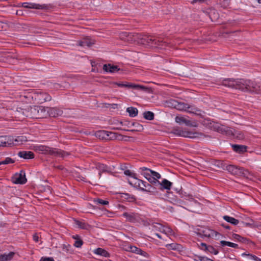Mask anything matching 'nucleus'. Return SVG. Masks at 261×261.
<instances>
[{"mask_svg":"<svg viewBox=\"0 0 261 261\" xmlns=\"http://www.w3.org/2000/svg\"><path fill=\"white\" fill-rule=\"evenodd\" d=\"M15 253L13 252H10L8 253H4L3 254H0V261H8L11 260Z\"/></svg>","mask_w":261,"mask_h":261,"instance_id":"28","label":"nucleus"},{"mask_svg":"<svg viewBox=\"0 0 261 261\" xmlns=\"http://www.w3.org/2000/svg\"><path fill=\"white\" fill-rule=\"evenodd\" d=\"M207 247H208V246H207L206 244H205L204 243H201L200 244V249H202L204 250H206L207 249Z\"/></svg>","mask_w":261,"mask_h":261,"instance_id":"54","label":"nucleus"},{"mask_svg":"<svg viewBox=\"0 0 261 261\" xmlns=\"http://www.w3.org/2000/svg\"><path fill=\"white\" fill-rule=\"evenodd\" d=\"M175 121L180 125L185 124L186 126L191 127H196L197 126L196 122L191 121L182 116H176L175 118Z\"/></svg>","mask_w":261,"mask_h":261,"instance_id":"12","label":"nucleus"},{"mask_svg":"<svg viewBox=\"0 0 261 261\" xmlns=\"http://www.w3.org/2000/svg\"><path fill=\"white\" fill-rule=\"evenodd\" d=\"M15 141L16 142H20V143H22L23 142H25V141H27V139H26V137H24V136H18L16 139L15 140Z\"/></svg>","mask_w":261,"mask_h":261,"instance_id":"46","label":"nucleus"},{"mask_svg":"<svg viewBox=\"0 0 261 261\" xmlns=\"http://www.w3.org/2000/svg\"><path fill=\"white\" fill-rule=\"evenodd\" d=\"M174 134L181 137H188L190 138H211L212 137L209 135H204L201 133L192 132L190 131H186L180 129L179 128H173L172 132Z\"/></svg>","mask_w":261,"mask_h":261,"instance_id":"5","label":"nucleus"},{"mask_svg":"<svg viewBox=\"0 0 261 261\" xmlns=\"http://www.w3.org/2000/svg\"><path fill=\"white\" fill-rule=\"evenodd\" d=\"M172 105L178 110L185 111L192 113L191 111L188 110V109L190 108V106L187 103L173 100L172 101Z\"/></svg>","mask_w":261,"mask_h":261,"instance_id":"14","label":"nucleus"},{"mask_svg":"<svg viewBox=\"0 0 261 261\" xmlns=\"http://www.w3.org/2000/svg\"><path fill=\"white\" fill-rule=\"evenodd\" d=\"M160 232L165 233V226H163L162 224L161 225V229L160 230Z\"/></svg>","mask_w":261,"mask_h":261,"instance_id":"61","label":"nucleus"},{"mask_svg":"<svg viewBox=\"0 0 261 261\" xmlns=\"http://www.w3.org/2000/svg\"><path fill=\"white\" fill-rule=\"evenodd\" d=\"M220 244L222 246H228L229 247L234 248H239V246L238 244L230 242H227L226 241H221L220 242Z\"/></svg>","mask_w":261,"mask_h":261,"instance_id":"35","label":"nucleus"},{"mask_svg":"<svg viewBox=\"0 0 261 261\" xmlns=\"http://www.w3.org/2000/svg\"><path fill=\"white\" fill-rule=\"evenodd\" d=\"M94 202L96 204H99L101 205H107L109 204V201L107 200H102L99 198H97L94 200Z\"/></svg>","mask_w":261,"mask_h":261,"instance_id":"42","label":"nucleus"},{"mask_svg":"<svg viewBox=\"0 0 261 261\" xmlns=\"http://www.w3.org/2000/svg\"><path fill=\"white\" fill-rule=\"evenodd\" d=\"M96 168L99 171L98 174H92L90 175V178L93 182H95L97 179H100L101 175V172H109L110 171V169L106 165L100 163H98L96 165Z\"/></svg>","mask_w":261,"mask_h":261,"instance_id":"8","label":"nucleus"},{"mask_svg":"<svg viewBox=\"0 0 261 261\" xmlns=\"http://www.w3.org/2000/svg\"><path fill=\"white\" fill-rule=\"evenodd\" d=\"M94 253L97 255H99L106 257H108L110 256V253L106 251V250L101 248H98L94 250Z\"/></svg>","mask_w":261,"mask_h":261,"instance_id":"30","label":"nucleus"},{"mask_svg":"<svg viewBox=\"0 0 261 261\" xmlns=\"http://www.w3.org/2000/svg\"><path fill=\"white\" fill-rule=\"evenodd\" d=\"M72 238L74 239V240H78L79 239H81L80 238V237L79 236V235H75V236H72Z\"/></svg>","mask_w":261,"mask_h":261,"instance_id":"60","label":"nucleus"},{"mask_svg":"<svg viewBox=\"0 0 261 261\" xmlns=\"http://www.w3.org/2000/svg\"><path fill=\"white\" fill-rule=\"evenodd\" d=\"M126 112L128 113L129 116L131 117H134L138 115V111L137 108L134 107H128L126 109Z\"/></svg>","mask_w":261,"mask_h":261,"instance_id":"32","label":"nucleus"},{"mask_svg":"<svg viewBox=\"0 0 261 261\" xmlns=\"http://www.w3.org/2000/svg\"><path fill=\"white\" fill-rule=\"evenodd\" d=\"M22 7L25 8L35 9H43L45 7L35 3H23L21 4Z\"/></svg>","mask_w":261,"mask_h":261,"instance_id":"19","label":"nucleus"},{"mask_svg":"<svg viewBox=\"0 0 261 261\" xmlns=\"http://www.w3.org/2000/svg\"><path fill=\"white\" fill-rule=\"evenodd\" d=\"M195 232L198 236L202 238H211L213 237L215 233L214 230L204 227L197 228Z\"/></svg>","mask_w":261,"mask_h":261,"instance_id":"10","label":"nucleus"},{"mask_svg":"<svg viewBox=\"0 0 261 261\" xmlns=\"http://www.w3.org/2000/svg\"><path fill=\"white\" fill-rule=\"evenodd\" d=\"M40 261H55L54 258L51 257H42Z\"/></svg>","mask_w":261,"mask_h":261,"instance_id":"48","label":"nucleus"},{"mask_svg":"<svg viewBox=\"0 0 261 261\" xmlns=\"http://www.w3.org/2000/svg\"><path fill=\"white\" fill-rule=\"evenodd\" d=\"M211 253H213L215 255H216L218 253V251L216 250L214 247L212 246H208L207 249L206 250Z\"/></svg>","mask_w":261,"mask_h":261,"instance_id":"43","label":"nucleus"},{"mask_svg":"<svg viewBox=\"0 0 261 261\" xmlns=\"http://www.w3.org/2000/svg\"><path fill=\"white\" fill-rule=\"evenodd\" d=\"M18 155L24 159H32L34 158V154L31 151H20L18 153Z\"/></svg>","mask_w":261,"mask_h":261,"instance_id":"20","label":"nucleus"},{"mask_svg":"<svg viewBox=\"0 0 261 261\" xmlns=\"http://www.w3.org/2000/svg\"><path fill=\"white\" fill-rule=\"evenodd\" d=\"M251 81L244 79H226L221 82V85L243 92H249Z\"/></svg>","mask_w":261,"mask_h":261,"instance_id":"2","label":"nucleus"},{"mask_svg":"<svg viewBox=\"0 0 261 261\" xmlns=\"http://www.w3.org/2000/svg\"><path fill=\"white\" fill-rule=\"evenodd\" d=\"M214 129L219 133L224 134L228 136H236L239 139H243V135L241 133H239L237 131L230 129L229 127L223 125L216 124Z\"/></svg>","mask_w":261,"mask_h":261,"instance_id":"6","label":"nucleus"},{"mask_svg":"<svg viewBox=\"0 0 261 261\" xmlns=\"http://www.w3.org/2000/svg\"><path fill=\"white\" fill-rule=\"evenodd\" d=\"M233 150L239 153H243L247 150V146L242 145H232Z\"/></svg>","mask_w":261,"mask_h":261,"instance_id":"29","label":"nucleus"},{"mask_svg":"<svg viewBox=\"0 0 261 261\" xmlns=\"http://www.w3.org/2000/svg\"><path fill=\"white\" fill-rule=\"evenodd\" d=\"M15 184H24L27 182V178L25 177V172L21 171L19 174H17L15 177V180L13 181Z\"/></svg>","mask_w":261,"mask_h":261,"instance_id":"18","label":"nucleus"},{"mask_svg":"<svg viewBox=\"0 0 261 261\" xmlns=\"http://www.w3.org/2000/svg\"><path fill=\"white\" fill-rule=\"evenodd\" d=\"M130 251L132 252L136 253L137 254L141 253L142 252V250L139 248H137L136 246H130L129 247Z\"/></svg>","mask_w":261,"mask_h":261,"instance_id":"38","label":"nucleus"},{"mask_svg":"<svg viewBox=\"0 0 261 261\" xmlns=\"http://www.w3.org/2000/svg\"><path fill=\"white\" fill-rule=\"evenodd\" d=\"M108 139L107 140H115L118 138L120 135H118V134L112 132L108 131Z\"/></svg>","mask_w":261,"mask_h":261,"instance_id":"37","label":"nucleus"},{"mask_svg":"<svg viewBox=\"0 0 261 261\" xmlns=\"http://www.w3.org/2000/svg\"><path fill=\"white\" fill-rule=\"evenodd\" d=\"M173 233L172 229L168 226H165V234L167 235H171Z\"/></svg>","mask_w":261,"mask_h":261,"instance_id":"47","label":"nucleus"},{"mask_svg":"<svg viewBox=\"0 0 261 261\" xmlns=\"http://www.w3.org/2000/svg\"><path fill=\"white\" fill-rule=\"evenodd\" d=\"M24 110H25V109H22V108L17 109V110L16 111V112H17L16 115L18 117H24V116H23L22 115V111H21Z\"/></svg>","mask_w":261,"mask_h":261,"instance_id":"51","label":"nucleus"},{"mask_svg":"<svg viewBox=\"0 0 261 261\" xmlns=\"http://www.w3.org/2000/svg\"><path fill=\"white\" fill-rule=\"evenodd\" d=\"M56 168L60 170H62L63 169V167L62 166H58Z\"/></svg>","mask_w":261,"mask_h":261,"instance_id":"64","label":"nucleus"},{"mask_svg":"<svg viewBox=\"0 0 261 261\" xmlns=\"http://www.w3.org/2000/svg\"><path fill=\"white\" fill-rule=\"evenodd\" d=\"M242 227H244V226H245V227H247V226H250L251 225V224L249 223H245L244 222H242Z\"/></svg>","mask_w":261,"mask_h":261,"instance_id":"58","label":"nucleus"},{"mask_svg":"<svg viewBox=\"0 0 261 261\" xmlns=\"http://www.w3.org/2000/svg\"><path fill=\"white\" fill-rule=\"evenodd\" d=\"M21 111L23 116L32 119L47 117V113L45 111V107L43 106H30Z\"/></svg>","mask_w":261,"mask_h":261,"instance_id":"3","label":"nucleus"},{"mask_svg":"<svg viewBox=\"0 0 261 261\" xmlns=\"http://www.w3.org/2000/svg\"><path fill=\"white\" fill-rule=\"evenodd\" d=\"M162 224L159 223H153L151 224L152 230L154 231H160Z\"/></svg>","mask_w":261,"mask_h":261,"instance_id":"41","label":"nucleus"},{"mask_svg":"<svg viewBox=\"0 0 261 261\" xmlns=\"http://www.w3.org/2000/svg\"><path fill=\"white\" fill-rule=\"evenodd\" d=\"M139 254L142 255V256L147 257L148 256V254L146 252L142 250V252L141 253H139Z\"/></svg>","mask_w":261,"mask_h":261,"instance_id":"57","label":"nucleus"},{"mask_svg":"<svg viewBox=\"0 0 261 261\" xmlns=\"http://www.w3.org/2000/svg\"><path fill=\"white\" fill-rule=\"evenodd\" d=\"M35 99L39 103H43L46 101H50L51 99V96L47 93L39 92L35 94Z\"/></svg>","mask_w":261,"mask_h":261,"instance_id":"9","label":"nucleus"},{"mask_svg":"<svg viewBox=\"0 0 261 261\" xmlns=\"http://www.w3.org/2000/svg\"><path fill=\"white\" fill-rule=\"evenodd\" d=\"M83 244V242L82 239H79L74 242V246L77 248H80Z\"/></svg>","mask_w":261,"mask_h":261,"instance_id":"45","label":"nucleus"},{"mask_svg":"<svg viewBox=\"0 0 261 261\" xmlns=\"http://www.w3.org/2000/svg\"><path fill=\"white\" fill-rule=\"evenodd\" d=\"M249 256L250 257V258L254 260L255 261H261V259L258 258L257 256L252 255V254H248Z\"/></svg>","mask_w":261,"mask_h":261,"instance_id":"53","label":"nucleus"},{"mask_svg":"<svg viewBox=\"0 0 261 261\" xmlns=\"http://www.w3.org/2000/svg\"><path fill=\"white\" fill-rule=\"evenodd\" d=\"M122 216L126 218L127 221L132 223L138 222L140 219L139 215L134 212H124Z\"/></svg>","mask_w":261,"mask_h":261,"instance_id":"11","label":"nucleus"},{"mask_svg":"<svg viewBox=\"0 0 261 261\" xmlns=\"http://www.w3.org/2000/svg\"><path fill=\"white\" fill-rule=\"evenodd\" d=\"M221 226H223L224 228L227 229H229L230 228V227L228 225L224 224V223H222L221 224Z\"/></svg>","mask_w":261,"mask_h":261,"instance_id":"59","label":"nucleus"},{"mask_svg":"<svg viewBox=\"0 0 261 261\" xmlns=\"http://www.w3.org/2000/svg\"><path fill=\"white\" fill-rule=\"evenodd\" d=\"M74 224L77 226L78 228L88 230L90 228V225L84 221H81L76 219L74 220Z\"/></svg>","mask_w":261,"mask_h":261,"instance_id":"23","label":"nucleus"},{"mask_svg":"<svg viewBox=\"0 0 261 261\" xmlns=\"http://www.w3.org/2000/svg\"><path fill=\"white\" fill-rule=\"evenodd\" d=\"M127 35H128V32H123L120 34L119 37L121 40L126 41Z\"/></svg>","mask_w":261,"mask_h":261,"instance_id":"44","label":"nucleus"},{"mask_svg":"<svg viewBox=\"0 0 261 261\" xmlns=\"http://www.w3.org/2000/svg\"><path fill=\"white\" fill-rule=\"evenodd\" d=\"M198 258L200 261H204L205 259V258L204 257L202 256H199Z\"/></svg>","mask_w":261,"mask_h":261,"instance_id":"62","label":"nucleus"},{"mask_svg":"<svg viewBox=\"0 0 261 261\" xmlns=\"http://www.w3.org/2000/svg\"><path fill=\"white\" fill-rule=\"evenodd\" d=\"M16 14L19 16H22L23 15V11L21 10H17L16 12Z\"/></svg>","mask_w":261,"mask_h":261,"instance_id":"56","label":"nucleus"},{"mask_svg":"<svg viewBox=\"0 0 261 261\" xmlns=\"http://www.w3.org/2000/svg\"><path fill=\"white\" fill-rule=\"evenodd\" d=\"M37 149L42 153L48 154L55 156L64 158L69 155L68 152H65L61 149L53 148L43 145L38 146Z\"/></svg>","mask_w":261,"mask_h":261,"instance_id":"4","label":"nucleus"},{"mask_svg":"<svg viewBox=\"0 0 261 261\" xmlns=\"http://www.w3.org/2000/svg\"><path fill=\"white\" fill-rule=\"evenodd\" d=\"M240 242L245 244H248L250 242H251V241L247 239V238L242 237Z\"/></svg>","mask_w":261,"mask_h":261,"instance_id":"52","label":"nucleus"},{"mask_svg":"<svg viewBox=\"0 0 261 261\" xmlns=\"http://www.w3.org/2000/svg\"><path fill=\"white\" fill-rule=\"evenodd\" d=\"M144 118L148 120H152L154 119V113L150 111H146L143 113Z\"/></svg>","mask_w":261,"mask_h":261,"instance_id":"36","label":"nucleus"},{"mask_svg":"<svg viewBox=\"0 0 261 261\" xmlns=\"http://www.w3.org/2000/svg\"><path fill=\"white\" fill-rule=\"evenodd\" d=\"M45 111L47 112V117L50 116L53 117L61 116L63 114V111L57 108L46 107Z\"/></svg>","mask_w":261,"mask_h":261,"instance_id":"13","label":"nucleus"},{"mask_svg":"<svg viewBox=\"0 0 261 261\" xmlns=\"http://www.w3.org/2000/svg\"><path fill=\"white\" fill-rule=\"evenodd\" d=\"M103 70L106 72L114 73L118 71L119 69H118L117 66H112L111 64H105L103 66Z\"/></svg>","mask_w":261,"mask_h":261,"instance_id":"24","label":"nucleus"},{"mask_svg":"<svg viewBox=\"0 0 261 261\" xmlns=\"http://www.w3.org/2000/svg\"><path fill=\"white\" fill-rule=\"evenodd\" d=\"M226 170L232 174L242 176L246 178H249L250 175L248 170L234 165H229L227 166Z\"/></svg>","mask_w":261,"mask_h":261,"instance_id":"7","label":"nucleus"},{"mask_svg":"<svg viewBox=\"0 0 261 261\" xmlns=\"http://www.w3.org/2000/svg\"><path fill=\"white\" fill-rule=\"evenodd\" d=\"M129 124L131 125V123H130L129 122H127V124H126V122H124V125H127L128 126V127H130V126H129Z\"/></svg>","mask_w":261,"mask_h":261,"instance_id":"63","label":"nucleus"},{"mask_svg":"<svg viewBox=\"0 0 261 261\" xmlns=\"http://www.w3.org/2000/svg\"><path fill=\"white\" fill-rule=\"evenodd\" d=\"M232 237L233 239L237 240L239 242H240L241 238H242V236H240L239 234H236V233H233L232 235Z\"/></svg>","mask_w":261,"mask_h":261,"instance_id":"49","label":"nucleus"},{"mask_svg":"<svg viewBox=\"0 0 261 261\" xmlns=\"http://www.w3.org/2000/svg\"><path fill=\"white\" fill-rule=\"evenodd\" d=\"M249 92L261 94V85L251 81Z\"/></svg>","mask_w":261,"mask_h":261,"instance_id":"21","label":"nucleus"},{"mask_svg":"<svg viewBox=\"0 0 261 261\" xmlns=\"http://www.w3.org/2000/svg\"><path fill=\"white\" fill-rule=\"evenodd\" d=\"M140 172L142 175H143L144 177L152 185H153L154 179L152 178L151 174L150 173V172L147 170H150L149 168H147L146 167H141L139 169Z\"/></svg>","mask_w":261,"mask_h":261,"instance_id":"17","label":"nucleus"},{"mask_svg":"<svg viewBox=\"0 0 261 261\" xmlns=\"http://www.w3.org/2000/svg\"><path fill=\"white\" fill-rule=\"evenodd\" d=\"M158 185L161 186L160 188L161 190L166 189L169 190L171 188L172 183L166 179H164L162 182H160V184H158Z\"/></svg>","mask_w":261,"mask_h":261,"instance_id":"22","label":"nucleus"},{"mask_svg":"<svg viewBox=\"0 0 261 261\" xmlns=\"http://www.w3.org/2000/svg\"><path fill=\"white\" fill-rule=\"evenodd\" d=\"M114 85H116L119 87H125L127 88H132L134 89H137L138 90H145L147 89V88L139 85H136V84H123V83H114Z\"/></svg>","mask_w":261,"mask_h":261,"instance_id":"15","label":"nucleus"},{"mask_svg":"<svg viewBox=\"0 0 261 261\" xmlns=\"http://www.w3.org/2000/svg\"><path fill=\"white\" fill-rule=\"evenodd\" d=\"M166 247L168 250H177L179 251H181L182 249V246L180 244L177 243L167 244Z\"/></svg>","mask_w":261,"mask_h":261,"instance_id":"26","label":"nucleus"},{"mask_svg":"<svg viewBox=\"0 0 261 261\" xmlns=\"http://www.w3.org/2000/svg\"><path fill=\"white\" fill-rule=\"evenodd\" d=\"M126 41L129 43L137 42L146 46L159 48H164L168 44L166 41L160 37L129 32L127 36Z\"/></svg>","mask_w":261,"mask_h":261,"instance_id":"1","label":"nucleus"},{"mask_svg":"<svg viewBox=\"0 0 261 261\" xmlns=\"http://www.w3.org/2000/svg\"><path fill=\"white\" fill-rule=\"evenodd\" d=\"M108 134V131L101 130L96 132L95 136L99 139L107 140Z\"/></svg>","mask_w":261,"mask_h":261,"instance_id":"25","label":"nucleus"},{"mask_svg":"<svg viewBox=\"0 0 261 261\" xmlns=\"http://www.w3.org/2000/svg\"><path fill=\"white\" fill-rule=\"evenodd\" d=\"M131 126H134V128L129 130L131 132H141L143 129V126L138 122L131 123ZM128 131V130H127Z\"/></svg>","mask_w":261,"mask_h":261,"instance_id":"31","label":"nucleus"},{"mask_svg":"<svg viewBox=\"0 0 261 261\" xmlns=\"http://www.w3.org/2000/svg\"><path fill=\"white\" fill-rule=\"evenodd\" d=\"M147 170L151 174L152 178L154 179V182H153V185L156 186H158V184H160V181L158 180V179L161 178V175L158 172L154 171L151 169Z\"/></svg>","mask_w":261,"mask_h":261,"instance_id":"27","label":"nucleus"},{"mask_svg":"<svg viewBox=\"0 0 261 261\" xmlns=\"http://www.w3.org/2000/svg\"><path fill=\"white\" fill-rule=\"evenodd\" d=\"M138 186L140 187L142 191H146L149 192H153L154 188L150 185L148 182L142 180H138Z\"/></svg>","mask_w":261,"mask_h":261,"instance_id":"16","label":"nucleus"},{"mask_svg":"<svg viewBox=\"0 0 261 261\" xmlns=\"http://www.w3.org/2000/svg\"><path fill=\"white\" fill-rule=\"evenodd\" d=\"M14 163V161L10 158H6L4 161L0 162V165Z\"/></svg>","mask_w":261,"mask_h":261,"instance_id":"40","label":"nucleus"},{"mask_svg":"<svg viewBox=\"0 0 261 261\" xmlns=\"http://www.w3.org/2000/svg\"><path fill=\"white\" fill-rule=\"evenodd\" d=\"M124 174L126 175L129 176L131 177H134L135 174L132 173L129 170H125L124 171Z\"/></svg>","mask_w":261,"mask_h":261,"instance_id":"50","label":"nucleus"},{"mask_svg":"<svg viewBox=\"0 0 261 261\" xmlns=\"http://www.w3.org/2000/svg\"><path fill=\"white\" fill-rule=\"evenodd\" d=\"M8 143L6 136H0V147L6 146Z\"/></svg>","mask_w":261,"mask_h":261,"instance_id":"39","label":"nucleus"},{"mask_svg":"<svg viewBox=\"0 0 261 261\" xmlns=\"http://www.w3.org/2000/svg\"><path fill=\"white\" fill-rule=\"evenodd\" d=\"M92 43L87 38H85L82 40L78 41L77 43V45L85 47V46H90Z\"/></svg>","mask_w":261,"mask_h":261,"instance_id":"33","label":"nucleus"},{"mask_svg":"<svg viewBox=\"0 0 261 261\" xmlns=\"http://www.w3.org/2000/svg\"><path fill=\"white\" fill-rule=\"evenodd\" d=\"M33 240L36 242H38L39 241V237L37 234V233H35L33 235Z\"/></svg>","mask_w":261,"mask_h":261,"instance_id":"55","label":"nucleus"},{"mask_svg":"<svg viewBox=\"0 0 261 261\" xmlns=\"http://www.w3.org/2000/svg\"><path fill=\"white\" fill-rule=\"evenodd\" d=\"M223 219L227 222H229L234 225H237L239 224V221L238 220L233 218L231 217L228 216H223Z\"/></svg>","mask_w":261,"mask_h":261,"instance_id":"34","label":"nucleus"}]
</instances>
